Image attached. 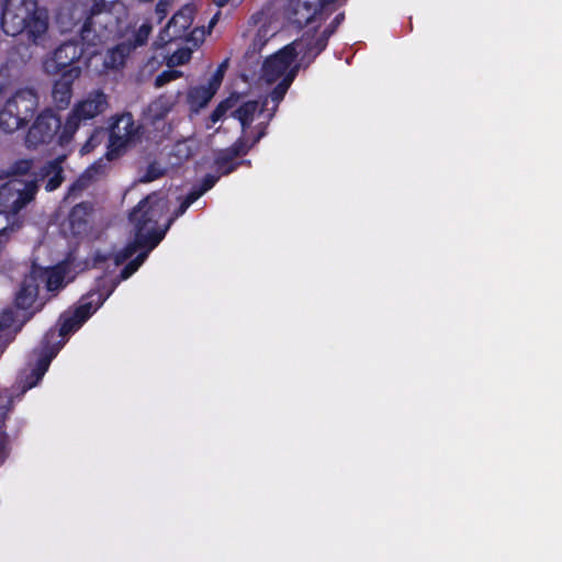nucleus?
Wrapping results in <instances>:
<instances>
[{
    "label": "nucleus",
    "instance_id": "1",
    "mask_svg": "<svg viewBox=\"0 0 562 562\" xmlns=\"http://www.w3.org/2000/svg\"><path fill=\"white\" fill-rule=\"evenodd\" d=\"M215 182L216 178L214 177L205 178L202 189L192 191L180 203L179 209L164 223H160V220L168 204L165 196L154 193L137 204L130 214V224L132 226L131 231L134 235V240L113 257L114 265L119 266L133 255H136V258L122 271L123 280L130 278L138 269L148 254L162 240L171 223L182 215L194 201L210 190Z\"/></svg>",
    "mask_w": 562,
    "mask_h": 562
},
{
    "label": "nucleus",
    "instance_id": "2",
    "mask_svg": "<svg viewBox=\"0 0 562 562\" xmlns=\"http://www.w3.org/2000/svg\"><path fill=\"white\" fill-rule=\"evenodd\" d=\"M112 289L105 294L99 291H92L83 296L74 311H68L60 317V328L58 334L49 331L46 337L44 349L37 355L36 362L22 373L20 383L22 391L35 386L47 371L52 359L57 355L65 344V337L76 331L81 325L103 304L110 295Z\"/></svg>",
    "mask_w": 562,
    "mask_h": 562
},
{
    "label": "nucleus",
    "instance_id": "3",
    "mask_svg": "<svg viewBox=\"0 0 562 562\" xmlns=\"http://www.w3.org/2000/svg\"><path fill=\"white\" fill-rule=\"evenodd\" d=\"M127 10L122 2H103L97 3L89 18V23L82 30V38L86 42L93 43L95 37L102 38L103 42L120 35L123 42L131 46V50L142 45L147 40L151 27L144 23L136 33L130 35L125 19Z\"/></svg>",
    "mask_w": 562,
    "mask_h": 562
},
{
    "label": "nucleus",
    "instance_id": "4",
    "mask_svg": "<svg viewBox=\"0 0 562 562\" xmlns=\"http://www.w3.org/2000/svg\"><path fill=\"white\" fill-rule=\"evenodd\" d=\"M41 288L38 277L32 270L16 292L15 307L8 308L0 315V352L24 324L50 299V295H47Z\"/></svg>",
    "mask_w": 562,
    "mask_h": 562
},
{
    "label": "nucleus",
    "instance_id": "5",
    "mask_svg": "<svg viewBox=\"0 0 562 562\" xmlns=\"http://www.w3.org/2000/svg\"><path fill=\"white\" fill-rule=\"evenodd\" d=\"M7 35L25 34L34 43L42 40L48 29V19L36 0H5L1 19Z\"/></svg>",
    "mask_w": 562,
    "mask_h": 562
},
{
    "label": "nucleus",
    "instance_id": "6",
    "mask_svg": "<svg viewBox=\"0 0 562 562\" xmlns=\"http://www.w3.org/2000/svg\"><path fill=\"white\" fill-rule=\"evenodd\" d=\"M305 49L303 41H294L277 53L267 57L261 68V79L268 85H276L270 93L274 108L285 95L297 70V56Z\"/></svg>",
    "mask_w": 562,
    "mask_h": 562
},
{
    "label": "nucleus",
    "instance_id": "7",
    "mask_svg": "<svg viewBox=\"0 0 562 562\" xmlns=\"http://www.w3.org/2000/svg\"><path fill=\"white\" fill-rule=\"evenodd\" d=\"M40 105L38 94L30 88L16 90L0 111V130L14 133L26 125Z\"/></svg>",
    "mask_w": 562,
    "mask_h": 562
},
{
    "label": "nucleus",
    "instance_id": "8",
    "mask_svg": "<svg viewBox=\"0 0 562 562\" xmlns=\"http://www.w3.org/2000/svg\"><path fill=\"white\" fill-rule=\"evenodd\" d=\"M88 23L89 20L85 22V24L80 29L81 34L85 25ZM81 40L83 38L81 37ZM98 42H103V40L95 37L93 43L82 41V46H79L76 43H65L60 45L52 55L47 56L44 59L43 68L45 72L48 75H58L63 74L66 69H69L71 67H81L80 58L82 57L85 52L90 56L89 61L85 63V65H89L97 58L98 54L95 52L88 53V47L97 45Z\"/></svg>",
    "mask_w": 562,
    "mask_h": 562
},
{
    "label": "nucleus",
    "instance_id": "9",
    "mask_svg": "<svg viewBox=\"0 0 562 562\" xmlns=\"http://www.w3.org/2000/svg\"><path fill=\"white\" fill-rule=\"evenodd\" d=\"M36 189L33 180L9 179L0 187V209L18 215L19 211L34 199Z\"/></svg>",
    "mask_w": 562,
    "mask_h": 562
},
{
    "label": "nucleus",
    "instance_id": "10",
    "mask_svg": "<svg viewBox=\"0 0 562 562\" xmlns=\"http://www.w3.org/2000/svg\"><path fill=\"white\" fill-rule=\"evenodd\" d=\"M106 108L108 101L105 94L99 91L88 94L83 100L74 106L69 117L64 125V130L60 135L61 142H67L71 137L81 121L95 117L97 115L103 113Z\"/></svg>",
    "mask_w": 562,
    "mask_h": 562
},
{
    "label": "nucleus",
    "instance_id": "11",
    "mask_svg": "<svg viewBox=\"0 0 562 562\" xmlns=\"http://www.w3.org/2000/svg\"><path fill=\"white\" fill-rule=\"evenodd\" d=\"M32 270L38 277L40 284H45L44 292L50 297L71 282L77 273L72 260H67L52 268L34 267Z\"/></svg>",
    "mask_w": 562,
    "mask_h": 562
},
{
    "label": "nucleus",
    "instance_id": "12",
    "mask_svg": "<svg viewBox=\"0 0 562 562\" xmlns=\"http://www.w3.org/2000/svg\"><path fill=\"white\" fill-rule=\"evenodd\" d=\"M60 127V120L52 111H43L35 120L25 137L29 148L37 149L48 144Z\"/></svg>",
    "mask_w": 562,
    "mask_h": 562
},
{
    "label": "nucleus",
    "instance_id": "13",
    "mask_svg": "<svg viewBox=\"0 0 562 562\" xmlns=\"http://www.w3.org/2000/svg\"><path fill=\"white\" fill-rule=\"evenodd\" d=\"M194 12L195 8L192 4L183 5L159 34L158 44L165 45L175 40L184 37L192 24Z\"/></svg>",
    "mask_w": 562,
    "mask_h": 562
},
{
    "label": "nucleus",
    "instance_id": "14",
    "mask_svg": "<svg viewBox=\"0 0 562 562\" xmlns=\"http://www.w3.org/2000/svg\"><path fill=\"white\" fill-rule=\"evenodd\" d=\"M227 67L228 60L225 59L214 71L206 86L198 87L190 91L189 102L192 109L198 111L210 102V100L218 90Z\"/></svg>",
    "mask_w": 562,
    "mask_h": 562
},
{
    "label": "nucleus",
    "instance_id": "15",
    "mask_svg": "<svg viewBox=\"0 0 562 562\" xmlns=\"http://www.w3.org/2000/svg\"><path fill=\"white\" fill-rule=\"evenodd\" d=\"M82 67H71L66 69L60 77L55 81L53 87V100L59 108H65L69 104L71 99V86L76 79L81 75Z\"/></svg>",
    "mask_w": 562,
    "mask_h": 562
},
{
    "label": "nucleus",
    "instance_id": "16",
    "mask_svg": "<svg viewBox=\"0 0 562 562\" xmlns=\"http://www.w3.org/2000/svg\"><path fill=\"white\" fill-rule=\"evenodd\" d=\"M135 127L130 114L120 116L113 124L110 134L111 150L120 149L126 146L134 136Z\"/></svg>",
    "mask_w": 562,
    "mask_h": 562
},
{
    "label": "nucleus",
    "instance_id": "17",
    "mask_svg": "<svg viewBox=\"0 0 562 562\" xmlns=\"http://www.w3.org/2000/svg\"><path fill=\"white\" fill-rule=\"evenodd\" d=\"M235 116L240 122L244 132H246V128L250 127L256 121H258L257 127L261 128L262 125L270 120L272 113H265L256 101H248L236 110Z\"/></svg>",
    "mask_w": 562,
    "mask_h": 562
},
{
    "label": "nucleus",
    "instance_id": "18",
    "mask_svg": "<svg viewBox=\"0 0 562 562\" xmlns=\"http://www.w3.org/2000/svg\"><path fill=\"white\" fill-rule=\"evenodd\" d=\"M279 30V24L271 19H262L256 31L251 48L255 52H260L266 43L272 38Z\"/></svg>",
    "mask_w": 562,
    "mask_h": 562
},
{
    "label": "nucleus",
    "instance_id": "19",
    "mask_svg": "<svg viewBox=\"0 0 562 562\" xmlns=\"http://www.w3.org/2000/svg\"><path fill=\"white\" fill-rule=\"evenodd\" d=\"M20 226L18 215L9 214L0 209V255L10 240L11 234Z\"/></svg>",
    "mask_w": 562,
    "mask_h": 562
},
{
    "label": "nucleus",
    "instance_id": "20",
    "mask_svg": "<svg viewBox=\"0 0 562 562\" xmlns=\"http://www.w3.org/2000/svg\"><path fill=\"white\" fill-rule=\"evenodd\" d=\"M63 161L64 157H58L57 159L48 162V165L43 169L42 178L46 179V191H53L60 186L63 181Z\"/></svg>",
    "mask_w": 562,
    "mask_h": 562
},
{
    "label": "nucleus",
    "instance_id": "21",
    "mask_svg": "<svg viewBox=\"0 0 562 562\" xmlns=\"http://www.w3.org/2000/svg\"><path fill=\"white\" fill-rule=\"evenodd\" d=\"M175 99L162 95L155 100L147 109V117L151 121L164 119L173 108Z\"/></svg>",
    "mask_w": 562,
    "mask_h": 562
},
{
    "label": "nucleus",
    "instance_id": "22",
    "mask_svg": "<svg viewBox=\"0 0 562 562\" xmlns=\"http://www.w3.org/2000/svg\"><path fill=\"white\" fill-rule=\"evenodd\" d=\"M131 53V46L122 42L116 47L109 49L103 59L105 69H115L124 64L126 56Z\"/></svg>",
    "mask_w": 562,
    "mask_h": 562
},
{
    "label": "nucleus",
    "instance_id": "23",
    "mask_svg": "<svg viewBox=\"0 0 562 562\" xmlns=\"http://www.w3.org/2000/svg\"><path fill=\"white\" fill-rule=\"evenodd\" d=\"M296 7L297 10L295 22L299 25H303L310 23L313 20L317 11L318 4L316 2H310L307 0H297Z\"/></svg>",
    "mask_w": 562,
    "mask_h": 562
},
{
    "label": "nucleus",
    "instance_id": "24",
    "mask_svg": "<svg viewBox=\"0 0 562 562\" xmlns=\"http://www.w3.org/2000/svg\"><path fill=\"white\" fill-rule=\"evenodd\" d=\"M89 214L90 206L87 204H78L72 209L69 216V222L75 234L81 232V227L86 223Z\"/></svg>",
    "mask_w": 562,
    "mask_h": 562
},
{
    "label": "nucleus",
    "instance_id": "25",
    "mask_svg": "<svg viewBox=\"0 0 562 562\" xmlns=\"http://www.w3.org/2000/svg\"><path fill=\"white\" fill-rule=\"evenodd\" d=\"M196 149V143L194 139H186L176 144L172 155L176 157L178 164L182 160L189 159Z\"/></svg>",
    "mask_w": 562,
    "mask_h": 562
},
{
    "label": "nucleus",
    "instance_id": "26",
    "mask_svg": "<svg viewBox=\"0 0 562 562\" xmlns=\"http://www.w3.org/2000/svg\"><path fill=\"white\" fill-rule=\"evenodd\" d=\"M32 167V161L29 159H20L9 167L7 170V177L9 179H22Z\"/></svg>",
    "mask_w": 562,
    "mask_h": 562
},
{
    "label": "nucleus",
    "instance_id": "27",
    "mask_svg": "<svg viewBox=\"0 0 562 562\" xmlns=\"http://www.w3.org/2000/svg\"><path fill=\"white\" fill-rule=\"evenodd\" d=\"M192 50L190 48H180L167 58L168 68L183 65L191 58Z\"/></svg>",
    "mask_w": 562,
    "mask_h": 562
},
{
    "label": "nucleus",
    "instance_id": "28",
    "mask_svg": "<svg viewBox=\"0 0 562 562\" xmlns=\"http://www.w3.org/2000/svg\"><path fill=\"white\" fill-rule=\"evenodd\" d=\"M104 133L102 131L94 132L91 137L81 147V155L90 153L95 146L100 145L103 139Z\"/></svg>",
    "mask_w": 562,
    "mask_h": 562
},
{
    "label": "nucleus",
    "instance_id": "29",
    "mask_svg": "<svg viewBox=\"0 0 562 562\" xmlns=\"http://www.w3.org/2000/svg\"><path fill=\"white\" fill-rule=\"evenodd\" d=\"M181 76V72L178 70H173L172 68H169L168 70H165L162 74H160L156 78V87H162L167 82L175 80Z\"/></svg>",
    "mask_w": 562,
    "mask_h": 562
},
{
    "label": "nucleus",
    "instance_id": "30",
    "mask_svg": "<svg viewBox=\"0 0 562 562\" xmlns=\"http://www.w3.org/2000/svg\"><path fill=\"white\" fill-rule=\"evenodd\" d=\"M233 99H227L225 101H223L221 104H218V106L213 111L212 115H211V121L212 123H216L218 122L222 116L225 114V112L231 108L233 106Z\"/></svg>",
    "mask_w": 562,
    "mask_h": 562
},
{
    "label": "nucleus",
    "instance_id": "31",
    "mask_svg": "<svg viewBox=\"0 0 562 562\" xmlns=\"http://www.w3.org/2000/svg\"><path fill=\"white\" fill-rule=\"evenodd\" d=\"M171 5L170 0H160L156 5V14L159 16V20H162L167 12L169 11V8Z\"/></svg>",
    "mask_w": 562,
    "mask_h": 562
},
{
    "label": "nucleus",
    "instance_id": "32",
    "mask_svg": "<svg viewBox=\"0 0 562 562\" xmlns=\"http://www.w3.org/2000/svg\"><path fill=\"white\" fill-rule=\"evenodd\" d=\"M8 456V439L3 434H0V463L4 461Z\"/></svg>",
    "mask_w": 562,
    "mask_h": 562
},
{
    "label": "nucleus",
    "instance_id": "33",
    "mask_svg": "<svg viewBox=\"0 0 562 562\" xmlns=\"http://www.w3.org/2000/svg\"><path fill=\"white\" fill-rule=\"evenodd\" d=\"M166 170L165 169H160L159 167H157L156 165H153L150 166L149 170H148V173H147V181H151L156 178H158L160 175L165 173Z\"/></svg>",
    "mask_w": 562,
    "mask_h": 562
},
{
    "label": "nucleus",
    "instance_id": "34",
    "mask_svg": "<svg viewBox=\"0 0 562 562\" xmlns=\"http://www.w3.org/2000/svg\"><path fill=\"white\" fill-rule=\"evenodd\" d=\"M86 184V180L83 178L79 179L76 183H74L69 190V194H75L77 190H81Z\"/></svg>",
    "mask_w": 562,
    "mask_h": 562
},
{
    "label": "nucleus",
    "instance_id": "35",
    "mask_svg": "<svg viewBox=\"0 0 562 562\" xmlns=\"http://www.w3.org/2000/svg\"><path fill=\"white\" fill-rule=\"evenodd\" d=\"M158 64L159 63L156 60V58H154L147 64V68L149 69V71H154Z\"/></svg>",
    "mask_w": 562,
    "mask_h": 562
},
{
    "label": "nucleus",
    "instance_id": "36",
    "mask_svg": "<svg viewBox=\"0 0 562 562\" xmlns=\"http://www.w3.org/2000/svg\"><path fill=\"white\" fill-rule=\"evenodd\" d=\"M229 0H214L215 4L217 7H223L225 5Z\"/></svg>",
    "mask_w": 562,
    "mask_h": 562
},
{
    "label": "nucleus",
    "instance_id": "37",
    "mask_svg": "<svg viewBox=\"0 0 562 562\" xmlns=\"http://www.w3.org/2000/svg\"><path fill=\"white\" fill-rule=\"evenodd\" d=\"M63 20H64V13H61V14H60V21H61V23H64V21H63Z\"/></svg>",
    "mask_w": 562,
    "mask_h": 562
}]
</instances>
